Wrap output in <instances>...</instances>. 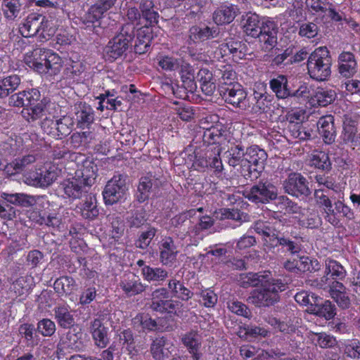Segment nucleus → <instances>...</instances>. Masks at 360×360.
I'll use <instances>...</instances> for the list:
<instances>
[{
  "instance_id": "f257e3e1",
  "label": "nucleus",
  "mask_w": 360,
  "mask_h": 360,
  "mask_svg": "<svg viewBox=\"0 0 360 360\" xmlns=\"http://www.w3.org/2000/svg\"><path fill=\"white\" fill-rule=\"evenodd\" d=\"M242 23L246 34L258 38L264 51H270L277 44L278 27L274 20L248 12L243 15Z\"/></svg>"
},
{
  "instance_id": "f03ea898",
  "label": "nucleus",
  "mask_w": 360,
  "mask_h": 360,
  "mask_svg": "<svg viewBox=\"0 0 360 360\" xmlns=\"http://www.w3.org/2000/svg\"><path fill=\"white\" fill-rule=\"evenodd\" d=\"M253 290L247 302L257 307H269L280 300V292L285 290L286 284L279 278H273L270 275L267 282Z\"/></svg>"
},
{
  "instance_id": "7ed1b4c3",
  "label": "nucleus",
  "mask_w": 360,
  "mask_h": 360,
  "mask_svg": "<svg viewBox=\"0 0 360 360\" xmlns=\"http://www.w3.org/2000/svg\"><path fill=\"white\" fill-rule=\"evenodd\" d=\"M19 32L23 37H32L39 34L46 39L53 35L55 28L51 20L46 16L32 13L29 14L19 25Z\"/></svg>"
},
{
  "instance_id": "20e7f679",
  "label": "nucleus",
  "mask_w": 360,
  "mask_h": 360,
  "mask_svg": "<svg viewBox=\"0 0 360 360\" xmlns=\"http://www.w3.org/2000/svg\"><path fill=\"white\" fill-rule=\"evenodd\" d=\"M332 59L326 47H319L308 58L307 70L311 78L324 81L330 75Z\"/></svg>"
},
{
  "instance_id": "39448f33",
  "label": "nucleus",
  "mask_w": 360,
  "mask_h": 360,
  "mask_svg": "<svg viewBox=\"0 0 360 360\" xmlns=\"http://www.w3.org/2000/svg\"><path fill=\"white\" fill-rule=\"evenodd\" d=\"M208 117L205 118V121L201 120V126L195 130V134L193 139L192 144L190 148H197L198 146L194 144L200 143L202 142L203 146H219L224 143L226 139L227 131L225 130L222 125L215 124L210 127L205 126L207 122Z\"/></svg>"
},
{
  "instance_id": "423d86ee",
  "label": "nucleus",
  "mask_w": 360,
  "mask_h": 360,
  "mask_svg": "<svg viewBox=\"0 0 360 360\" xmlns=\"http://www.w3.org/2000/svg\"><path fill=\"white\" fill-rule=\"evenodd\" d=\"M134 36L135 27L133 24L123 25L120 33L110 40L105 46L106 56L112 60L122 57L129 49Z\"/></svg>"
},
{
  "instance_id": "0eeeda50",
  "label": "nucleus",
  "mask_w": 360,
  "mask_h": 360,
  "mask_svg": "<svg viewBox=\"0 0 360 360\" xmlns=\"http://www.w3.org/2000/svg\"><path fill=\"white\" fill-rule=\"evenodd\" d=\"M60 172L56 165L47 163L40 168L29 172L25 176V182L34 186L47 187L57 179Z\"/></svg>"
},
{
  "instance_id": "6e6552de",
  "label": "nucleus",
  "mask_w": 360,
  "mask_h": 360,
  "mask_svg": "<svg viewBox=\"0 0 360 360\" xmlns=\"http://www.w3.org/2000/svg\"><path fill=\"white\" fill-rule=\"evenodd\" d=\"M165 183V179L162 172H149L141 177L138 186L136 199L139 202H143L149 198L150 193H156Z\"/></svg>"
},
{
  "instance_id": "1a4fd4ad",
  "label": "nucleus",
  "mask_w": 360,
  "mask_h": 360,
  "mask_svg": "<svg viewBox=\"0 0 360 360\" xmlns=\"http://www.w3.org/2000/svg\"><path fill=\"white\" fill-rule=\"evenodd\" d=\"M128 188L125 176L122 174L115 175L106 184L103 192L106 205H113L124 199Z\"/></svg>"
},
{
  "instance_id": "9d476101",
  "label": "nucleus",
  "mask_w": 360,
  "mask_h": 360,
  "mask_svg": "<svg viewBox=\"0 0 360 360\" xmlns=\"http://www.w3.org/2000/svg\"><path fill=\"white\" fill-rule=\"evenodd\" d=\"M181 304L179 301L169 298V291L165 288H160L151 294L150 308L160 313H176Z\"/></svg>"
},
{
  "instance_id": "9b49d317",
  "label": "nucleus",
  "mask_w": 360,
  "mask_h": 360,
  "mask_svg": "<svg viewBox=\"0 0 360 360\" xmlns=\"http://www.w3.org/2000/svg\"><path fill=\"white\" fill-rule=\"evenodd\" d=\"M285 193L296 198H307L311 191L309 187V181L300 173L291 172L283 182Z\"/></svg>"
},
{
  "instance_id": "f8f14e48",
  "label": "nucleus",
  "mask_w": 360,
  "mask_h": 360,
  "mask_svg": "<svg viewBox=\"0 0 360 360\" xmlns=\"http://www.w3.org/2000/svg\"><path fill=\"white\" fill-rule=\"evenodd\" d=\"M245 198L255 203H267L277 198V188L271 182L259 181L246 191Z\"/></svg>"
},
{
  "instance_id": "ddd939ff",
  "label": "nucleus",
  "mask_w": 360,
  "mask_h": 360,
  "mask_svg": "<svg viewBox=\"0 0 360 360\" xmlns=\"http://www.w3.org/2000/svg\"><path fill=\"white\" fill-rule=\"evenodd\" d=\"M116 1L117 0H98L92 5L84 16L83 23L86 25L85 29L93 30L96 27L94 23L101 19L104 13L113 7Z\"/></svg>"
},
{
  "instance_id": "4468645a",
  "label": "nucleus",
  "mask_w": 360,
  "mask_h": 360,
  "mask_svg": "<svg viewBox=\"0 0 360 360\" xmlns=\"http://www.w3.org/2000/svg\"><path fill=\"white\" fill-rule=\"evenodd\" d=\"M224 101L235 108H245L248 104L247 92L240 84H234L219 91Z\"/></svg>"
},
{
  "instance_id": "2eb2a0df",
  "label": "nucleus",
  "mask_w": 360,
  "mask_h": 360,
  "mask_svg": "<svg viewBox=\"0 0 360 360\" xmlns=\"http://www.w3.org/2000/svg\"><path fill=\"white\" fill-rule=\"evenodd\" d=\"M119 286L127 297L139 295L144 292L148 287L132 273L124 274L121 278Z\"/></svg>"
},
{
  "instance_id": "dca6fc26",
  "label": "nucleus",
  "mask_w": 360,
  "mask_h": 360,
  "mask_svg": "<svg viewBox=\"0 0 360 360\" xmlns=\"http://www.w3.org/2000/svg\"><path fill=\"white\" fill-rule=\"evenodd\" d=\"M160 261L165 266H171L176 261L179 253L177 247L172 237H164L159 243Z\"/></svg>"
},
{
  "instance_id": "f3484780",
  "label": "nucleus",
  "mask_w": 360,
  "mask_h": 360,
  "mask_svg": "<svg viewBox=\"0 0 360 360\" xmlns=\"http://www.w3.org/2000/svg\"><path fill=\"white\" fill-rule=\"evenodd\" d=\"M220 34V30L218 27H199L192 26L188 30V44H197L206 40L217 38Z\"/></svg>"
},
{
  "instance_id": "a211bd4d",
  "label": "nucleus",
  "mask_w": 360,
  "mask_h": 360,
  "mask_svg": "<svg viewBox=\"0 0 360 360\" xmlns=\"http://www.w3.org/2000/svg\"><path fill=\"white\" fill-rule=\"evenodd\" d=\"M41 94L36 89L13 94L8 97V105L13 107L32 105L40 100Z\"/></svg>"
},
{
  "instance_id": "6ab92c4d",
  "label": "nucleus",
  "mask_w": 360,
  "mask_h": 360,
  "mask_svg": "<svg viewBox=\"0 0 360 360\" xmlns=\"http://www.w3.org/2000/svg\"><path fill=\"white\" fill-rule=\"evenodd\" d=\"M183 345L186 347L193 360H200L202 356V336L196 331L186 333L181 338Z\"/></svg>"
},
{
  "instance_id": "aec40b11",
  "label": "nucleus",
  "mask_w": 360,
  "mask_h": 360,
  "mask_svg": "<svg viewBox=\"0 0 360 360\" xmlns=\"http://www.w3.org/2000/svg\"><path fill=\"white\" fill-rule=\"evenodd\" d=\"M214 76L218 81V90H224L227 87L238 84L236 81L237 75L231 65H221L214 70Z\"/></svg>"
},
{
  "instance_id": "412c9836",
  "label": "nucleus",
  "mask_w": 360,
  "mask_h": 360,
  "mask_svg": "<svg viewBox=\"0 0 360 360\" xmlns=\"http://www.w3.org/2000/svg\"><path fill=\"white\" fill-rule=\"evenodd\" d=\"M97 171V166L94 162L86 160L82 165L77 166L74 176L89 188L94 184Z\"/></svg>"
},
{
  "instance_id": "4be33fe9",
  "label": "nucleus",
  "mask_w": 360,
  "mask_h": 360,
  "mask_svg": "<svg viewBox=\"0 0 360 360\" xmlns=\"http://www.w3.org/2000/svg\"><path fill=\"white\" fill-rule=\"evenodd\" d=\"M33 286L34 278L32 276L29 275L20 276L11 283L8 292L9 297L11 299L18 297H25Z\"/></svg>"
},
{
  "instance_id": "5701e85b",
  "label": "nucleus",
  "mask_w": 360,
  "mask_h": 360,
  "mask_svg": "<svg viewBox=\"0 0 360 360\" xmlns=\"http://www.w3.org/2000/svg\"><path fill=\"white\" fill-rule=\"evenodd\" d=\"M89 332L98 347L105 348L109 343L108 328L104 326L101 318H96L90 322Z\"/></svg>"
},
{
  "instance_id": "b1692460",
  "label": "nucleus",
  "mask_w": 360,
  "mask_h": 360,
  "mask_svg": "<svg viewBox=\"0 0 360 360\" xmlns=\"http://www.w3.org/2000/svg\"><path fill=\"white\" fill-rule=\"evenodd\" d=\"M339 74L345 78H350L356 72L357 63L354 55L349 51H342L338 58Z\"/></svg>"
},
{
  "instance_id": "393cba45",
  "label": "nucleus",
  "mask_w": 360,
  "mask_h": 360,
  "mask_svg": "<svg viewBox=\"0 0 360 360\" xmlns=\"http://www.w3.org/2000/svg\"><path fill=\"white\" fill-rule=\"evenodd\" d=\"M53 318L60 328L69 329L75 326V320L70 306L58 304L53 309Z\"/></svg>"
},
{
  "instance_id": "a878e982",
  "label": "nucleus",
  "mask_w": 360,
  "mask_h": 360,
  "mask_svg": "<svg viewBox=\"0 0 360 360\" xmlns=\"http://www.w3.org/2000/svg\"><path fill=\"white\" fill-rule=\"evenodd\" d=\"M317 127L323 141L330 144L335 141L336 130L334 126V117L331 115L323 116L317 122Z\"/></svg>"
},
{
  "instance_id": "bb28decb",
  "label": "nucleus",
  "mask_w": 360,
  "mask_h": 360,
  "mask_svg": "<svg viewBox=\"0 0 360 360\" xmlns=\"http://www.w3.org/2000/svg\"><path fill=\"white\" fill-rule=\"evenodd\" d=\"M47 50L48 49L37 48L34 49L32 52L27 53L25 56L26 64L41 74L47 72V70H45L46 68H44Z\"/></svg>"
},
{
  "instance_id": "cd10ccee",
  "label": "nucleus",
  "mask_w": 360,
  "mask_h": 360,
  "mask_svg": "<svg viewBox=\"0 0 360 360\" xmlns=\"http://www.w3.org/2000/svg\"><path fill=\"white\" fill-rule=\"evenodd\" d=\"M328 292L340 308L348 309L349 307L351 300L345 286L342 283L333 281Z\"/></svg>"
},
{
  "instance_id": "c85d7f7f",
  "label": "nucleus",
  "mask_w": 360,
  "mask_h": 360,
  "mask_svg": "<svg viewBox=\"0 0 360 360\" xmlns=\"http://www.w3.org/2000/svg\"><path fill=\"white\" fill-rule=\"evenodd\" d=\"M172 343L165 337H158L153 340L150 345V353L155 360H165L171 354Z\"/></svg>"
},
{
  "instance_id": "c756f323",
  "label": "nucleus",
  "mask_w": 360,
  "mask_h": 360,
  "mask_svg": "<svg viewBox=\"0 0 360 360\" xmlns=\"http://www.w3.org/2000/svg\"><path fill=\"white\" fill-rule=\"evenodd\" d=\"M61 187L65 195L72 200L79 199L88 193V188L75 176L65 181Z\"/></svg>"
},
{
  "instance_id": "7c9ffc66",
  "label": "nucleus",
  "mask_w": 360,
  "mask_h": 360,
  "mask_svg": "<svg viewBox=\"0 0 360 360\" xmlns=\"http://www.w3.org/2000/svg\"><path fill=\"white\" fill-rule=\"evenodd\" d=\"M337 94L335 90L327 88H317L311 94L309 103L312 106L326 107L335 101Z\"/></svg>"
},
{
  "instance_id": "2f4dec72",
  "label": "nucleus",
  "mask_w": 360,
  "mask_h": 360,
  "mask_svg": "<svg viewBox=\"0 0 360 360\" xmlns=\"http://www.w3.org/2000/svg\"><path fill=\"white\" fill-rule=\"evenodd\" d=\"M220 50L224 56L231 55L233 60L238 61L245 58L248 49L245 43L231 40L221 44Z\"/></svg>"
},
{
  "instance_id": "473e14b6",
  "label": "nucleus",
  "mask_w": 360,
  "mask_h": 360,
  "mask_svg": "<svg viewBox=\"0 0 360 360\" xmlns=\"http://www.w3.org/2000/svg\"><path fill=\"white\" fill-rule=\"evenodd\" d=\"M245 158L253 165L255 171L260 173L264 168L267 154L264 150L254 145L247 148Z\"/></svg>"
},
{
  "instance_id": "72a5a7b5",
  "label": "nucleus",
  "mask_w": 360,
  "mask_h": 360,
  "mask_svg": "<svg viewBox=\"0 0 360 360\" xmlns=\"http://www.w3.org/2000/svg\"><path fill=\"white\" fill-rule=\"evenodd\" d=\"M75 116L77 125L80 128L89 127L94 121V111L86 103H79L75 105Z\"/></svg>"
},
{
  "instance_id": "f704fd0d",
  "label": "nucleus",
  "mask_w": 360,
  "mask_h": 360,
  "mask_svg": "<svg viewBox=\"0 0 360 360\" xmlns=\"http://www.w3.org/2000/svg\"><path fill=\"white\" fill-rule=\"evenodd\" d=\"M202 91L206 96H212L216 90V81L217 80L212 73L207 68H201L197 75Z\"/></svg>"
},
{
  "instance_id": "c9c22d12",
  "label": "nucleus",
  "mask_w": 360,
  "mask_h": 360,
  "mask_svg": "<svg viewBox=\"0 0 360 360\" xmlns=\"http://www.w3.org/2000/svg\"><path fill=\"white\" fill-rule=\"evenodd\" d=\"M270 275V272L267 271L241 274L238 281L240 285L244 288L255 287L261 285L264 283V282H267Z\"/></svg>"
},
{
  "instance_id": "e433bc0d",
  "label": "nucleus",
  "mask_w": 360,
  "mask_h": 360,
  "mask_svg": "<svg viewBox=\"0 0 360 360\" xmlns=\"http://www.w3.org/2000/svg\"><path fill=\"white\" fill-rule=\"evenodd\" d=\"M238 13V8L233 4L221 5L213 14V20L217 25L231 22Z\"/></svg>"
},
{
  "instance_id": "4c0bfd02",
  "label": "nucleus",
  "mask_w": 360,
  "mask_h": 360,
  "mask_svg": "<svg viewBox=\"0 0 360 360\" xmlns=\"http://www.w3.org/2000/svg\"><path fill=\"white\" fill-rule=\"evenodd\" d=\"M116 335L119 343L126 347L130 359L131 360H138L137 350L135 349L134 338L132 330L129 328L118 330Z\"/></svg>"
},
{
  "instance_id": "58836bf2",
  "label": "nucleus",
  "mask_w": 360,
  "mask_h": 360,
  "mask_svg": "<svg viewBox=\"0 0 360 360\" xmlns=\"http://www.w3.org/2000/svg\"><path fill=\"white\" fill-rule=\"evenodd\" d=\"M20 84L21 78L15 74L0 78V98H6L13 94Z\"/></svg>"
},
{
  "instance_id": "ea45409f",
  "label": "nucleus",
  "mask_w": 360,
  "mask_h": 360,
  "mask_svg": "<svg viewBox=\"0 0 360 360\" xmlns=\"http://www.w3.org/2000/svg\"><path fill=\"white\" fill-rule=\"evenodd\" d=\"M300 238L292 235V231L282 232L281 237L278 238V245L292 255L298 253L301 250Z\"/></svg>"
},
{
  "instance_id": "a19ab883",
  "label": "nucleus",
  "mask_w": 360,
  "mask_h": 360,
  "mask_svg": "<svg viewBox=\"0 0 360 360\" xmlns=\"http://www.w3.org/2000/svg\"><path fill=\"white\" fill-rule=\"evenodd\" d=\"M30 106V108H24L21 112L22 117L28 122L44 120L47 116L48 105L43 101Z\"/></svg>"
},
{
  "instance_id": "79ce46f5",
  "label": "nucleus",
  "mask_w": 360,
  "mask_h": 360,
  "mask_svg": "<svg viewBox=\"0 0 360 360\" xmlns=\"http://www.w3.org/2000/svg\"><path fill=\"white\" fill-rule=\"evenodd\" d=\"M167 287L168 291L173 297L181 300H188L193 295V293L184 285V283L176 278H172L169 281Z\"/></svg>"
},
{
  "instance_id": "37998d69",
  "label": "nucleus",
  "mask_w": 360,
  "mask_h": 360,
  "mask_svg": "<svg viewBox=\"0 0 360 360\" xmlns=\"http://www.w3.org/2000/svg\"><path fill=\"white\" fill-rule=\"evenodd\" d=\"M77 208L82 216L87 219H94L99 214L96 198L92 194L88 195L85 200L77 206Z\"/></svg>"
},
{
  "instance_id": "c03bdc74",
  "label": "nucleus",
  "mask_w": 360,
  "mask_h": 360,
  "mask_svg": "<svg viewBox=\"0 0 360 360\" xmlns=\"http://www.w3.org/2000/svg\"><path fill=\"white\" fill-rule=\"evenodd\" d=\"M139 10L142 18L146 20L149 25L152 26L158 23L159 13L156 11L154 2L152 0H141L139 4Z\"/></svg>"
},
{
  "instance_id": "a18cd8bd",
  "label": "nucleus",
  "mask_w": 360,
  "mask_h": 360,
  "mask_svg": "<svg viewBox=\"0 0 360 360\" xmlns=\"http://www.w3.org/2000/svg\"><path fill=\"white\" fill-rule=\"evenodd\" d=\"M288 79L285 75H279L269 82L270 88L276 97L284 99L290 97V89L288 88Z\"/></svg>"
},
{
  "instance_id": "49530a36",
  "label": "nucleus",
  "mask_w": 360,
  "mask_h": 360,
  "mask_svg": "<svg viewBox=\"0 0 360 360\" xmlns=\"http://www.w3.org/2000/svg\"><path fill=\"white\" fill-rule=\"evenodd\" d=\"M180 75L184 89L190 93H193L197 89V85L193 67L188 63H184L181 66Z\"/></svg>"
},
{
  "instance_id": "de8ad7c7",
  "label": "nucleus",
  "mask_w": 360,
  "mask_h": 360,
  "mask_svg": "<svg viewBox=\"0 0 360 360\" xmlns=\"http://www.w3.org/2000/svg\"><path fill=\"white\" fill-rule=\"evenodd\" d=\"M53 288L58 295L63 296L72 293L77 288V284L73 278L65 276L55 281Z\"/></svg>"
},
{
  "instance_id": "09e8293b",
  "label": "nucleus",
  "mask_w": 360,
  "mask_h": 360,
  "mask_svg": "<svg viewBox=\"0 0 360 360\" xmlns=\"http://www.w3.org/2000/svg\"><path fill=\"white\" fill-rule=\"evenodd\" d=\"M141 274L148 282H163L168 278V271L161 267L144 266L141 269Z\"/></svg>"
},
{
  "instance_id": "8fccbe9b",
  "label": "nucleus",
  "mask_w": 360,
  "mask_h": 360,
  "mask_svg": "<svg viewBox=\"0 0 360 360\" xmlns=\"http://www.w3.org/2000/svg\"><path fill=\"white\" fill-rule=\"evenodd\" d=\"M37 156L35 154H28L22 158L15 159L6 167L7 172L12 174L20 173L31 164L35 162Z\"/></svg>"
},
{
  "instance_id": "3c124183",
  "label": "nucleus",
  "mask_w": 360,
  "mask_h": 360,
  "mask_svg": "<svg viewBox=\"0 0 360 360\" xmlns=\"http://www.w3.org/2000/svg\"><path fill=\"white\" fill-rule=\"evenodd\" d=\"M151 33L148 28L140 29L137 32L134 44V51L138 54H143L148 51L151 41Z\"/></svg>"
},
{
  "instance_id": "603ef678",
  "label": "nucleus",
  "mask_w": 360,
  "mask_h": 360,
  "mask_svg": "<svg viewBox=\"0 0 360 360\" xmlns=\"http://www.w3.org/2000/svg\"><path fill=\"white\" fill-rule=\"evenodd\" d=\"M211 149L207 150L205 154H201L197 151L196 148L191 154H188V159L192 162V167L199 172H204L209 167L210 158L207 155H210Z\"/></svg>"
},
{
  "instance_id": "864d4df0",
  "label": "nucleus",
  "mask_w": 360,
  "mask_h": 360,
  "mask_svg": "<svg viewBox=\"0 0 360 360\" xmlns=\"http://www.w3.org/2000/svg\"><path fill=\"white\" fill-rule=\"evenodd\" d=\"M2 197L11 204L20 205L22 207H30L35 203V199L33 196L25 193H6L2 194Z\"/></svg>"
},
{
  "instance_id": "5fc2aeb1",
  "label": "nucleus",
  "mask_w": 360,
  "mask_h": 360,
  "mask_svg": "<svg viewBox=\"0 0 360 360\" xmlns=\"http://www.w3.org/2000/svg\"><path fill=\"white\" fill-rule=\"evenodd\" d=\"M2 11L8 20H14L20 14L22 7L20 0H2Z\"/></svg>"
},
{
  "instance_id": "6e6d98bb",
  "label": "nucleus",
  "mask_w": 360,
  "mask_h": 360,
  "mask_svg": "<svg viewBox=\"0 0 360 360\" xmlns=\"http://www.w3.org/2000/svg\"><path fill=\"white\" fill-rule=\"evenodd\" d=\"M62 67V59L58 54L51 50H47L46 59L44 68H46L44 74H49L50 75L58 74Z\"/></svg>"
},
{
  "instance_id": "4d7b16f0",
  "label": "nucleus",
  "mask_w": 360,
  "mask_h": 360,
  "mask_svg": "<svg viewBox=\"0 0 360 360\" xmlns=\"http://www.w3.org/2000/svg\"><path fill=\"white\" fill-rule=\"evenodd\" d=\"M286 134L300 141L309 140L311 138V131L303 127L301 123H288Z\"/></svg>"
},
{
  "instance_id": "13d9d810",
  "label": "nucleus",
  "mask_w": 360,
  "mask_h": 360,
  "mask_svg": "<svg viewBox=\"0 0 360 360\" xmlns=\"http://www.w3.org/2000/svg\"><path fill=\"white\" fill-rule=\"evenodd\" d=\"M226 153L229 165L233 167L239 165L240 162L245 158V152L240 143L232 145Z\"/></svg>"
},
{
  "instance_id": "bf43d9fd",
  "label": "nucleus",
  "mask_w": 360,
  "mask_h": 360,
  "mask_svg": "<svg viewBox=\"0 0 360 360\" xmlns=\"http://www.w3.org/2000/svg\"><path fill=\"white\" fill-rule=\"evenodd\" d=\"M158 65L165 71L172 72L181 68L182 60L169 55H161L157 58Z\"/></svg>"
},
{
  "instance_id": "052dcab7",
  "label": "nucleus",
  "mask_w": 360,
  "mask_h": 360,
  "mask_svg": "<svg viewBox=\"0 0 360 360\" xmlns=\"http://www.w3.org/2000/svg\"><path fill=\"white\" fill-rule=\"evenodd\" d=\"M1 149L6 155L15 156L21 153L24 149L22 139L21 137L9 139L1 145Z\"/></svg>"
},
{
  "instance_id": "680f3d73",
  "label": "nucleus",
  "mask_w": 360,
  "mask_h": 360,
  "mask_svg": "<svg viewBox=\"0 0 360 360\" xmlns=\"http://www.w3.org/2000/svg\"><path fill=\"white\" fill-rule=\"evenodd\" d=\"M310 165L323 171H328L331 167L328 155L323 151L314 152L310 158Z\"/></svg>"
},
{
  "instance_id": "e2e57ef3",
  "label": "nucleus",
  "mask_w": 360,
  "mask_h": 360,
  "mask_svg": "<svg viewBox=\"0 0 360 360\" xmlns=\"http://www.w3.org/2000/svg\"><path fill=\"white\" fill-rule=\"evenodd\" d=\"M325 274H326L328 277L330 275V277L333 279L341 280L346 276V271L343 266L337 261L333 259H327L326 261Z\"/></svg>"
},
{
  "instance_id": "0e129e2a",
  "label": "nucleus",
  "mask_w": 360,
  "mask_h": 360,
  "mask_svg": "<svg viewBox=\"0 0 360 360\" xmlns=\"http://www.w3.org/2000/svg\"><path fill=\"white\" fill-rule=\"evenodd\" d=\"M74 121L70 116L65 115L57 119V139L68 136L72 131Z\"/></svg>"
},
{
  "instance_id": "69168bd1",
  "label": "nucleus",
  "mask_w": 360,
  "mask_h": 360,
  "mask_svg": "<svg viewBox=\"0 0 360 360\" xmlns=\"http://www.w3.org/2000/svg\"><path fill=\"white\" fill-rule=\"evenodd\" d=\"M239 352L240 356L245 359L252 358L256 354L257 355V357L252 360H261L262 359H268L271 356L268 352L260 350L259 349L250 345H243L240 347Z\"/></svg>"
},
{
  "instance_id": "338daca9",
  "label": "nucleus",
  "mask_w": 360,
  "mask_h": 360,
  "mask_svg": "<svg viewBox=\"0 0 360 360\" xmlns=\"http://www.w3.org/2000/svg\"><path fill=\"white\" fill-rule=\"evenodd\" d=\"M243 213L238 209L221 208L216 210L214 217L218 220L232 219L240 221Z\"/></svg>"
},
{
  "instance_id": "774afa93",
  "label": "nucleus",
  "mask_w": 360,
  "mask_h": 360,
  "mask_svg": "<svg viewBox=\"0 0 360 360\" xmlns=\"http://www.w3.org/2000/svg\"><path fill=\"white\" fill-rule=\"evenodd\" d=\"M314 311L316 315L327 320L333 319L336 315V307L330 300H326L321 304L316 305Z\"/></svg>"
}]
</instances>
